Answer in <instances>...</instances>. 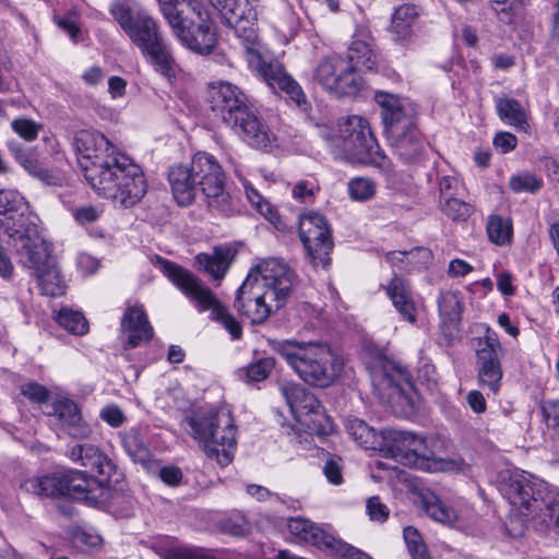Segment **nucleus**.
I'll return each mask as SVG.
<instances>
[{
    "instance_id": "f257e3e1",
    "label": "nucleus",
    "mask_w": 559,
    "mask_h": 559,
    "mask_svg": "<svg viewBox=\"0 0 559 559\" xmlns=\"http://www.w3.org/2000/svg\"><path fill=\"white\" fill-rule=\"evenodd\" d=\"M225 181L221 164L206 152H198L189 164H176L168 170L171 193L180 206L191 205L201 192L211 209L228 215L233 206Z\"/></svg>"
},
{
    "instance_id": "f03ea898",
    "label": "nucleus",
    "mask_w": 559,
    "mask_h": 559,
    "mask_svg": "<svg viewBox=\"0 0 559 559\" xmlns=\"http://www.w3.org/2000/svg\"><path fill=\"white\" fill-rule=\"evenodd\" d=\"M209 102L242 141L255 148L266 150L276 144V136L249 105L247 95L229 82L221 81L209 86Z\"/></svg>"
},
{
    "instance_id": "7ed1b4c3",
    "label": "nucleus",
    "mask_w": 559,
    "mask_h": 559,
    "mask_svg": "<svg viewBox=\"0 0 559 559\" xmlns=\"http://www.w3.org/2000/svg\"><path fill=\"white\" fill-rule=\"evenodd\" d=\"M209 102L242 141L255 148L266 150L276 144V136L249 105L247 95L229 82L221 81L209 86Z\"/></svg>"
},
{
    "instance_id": "20e7f679",
    "label": "nucleus",
    "mask_w": 559,
    "mask_h": 559,
    "mask_svg": "<svg viewBox=\"0 0 559 559\" xmlns=\"http://www.w3.org/2000/svg\"><path fill=\"white\" fill-rule=\"evenodd\" d=\"M509 503L540 533L559 528V490L526 472H513L500 487Z\"/></svg>"
},
{
    "instance_id": "39448f33",
    "label": "nucleus",
    "mask_w": 559,
    "mask_h": 559,
    "mask_svg": "<svg viewBox=\"0 0 559 559\" xmlns=\"http://www.w3.org/2000/svg\"><path fill=\"white\" fill-rule=\"evenodd\" d=\"M271 349L283 357L288 367L306 384L329 388L341 376L343 358L324 342L295 338L271 340Z\"/></svg>"
},
{
    "instance_id": "423d86ee",
    "label": "nucleus",
    "mask_w": 559,
    "mask_h": 559,
    "mask_svg": "<svg viewBox=\"0 0 559 559\" xmlns=\"http://www.w3.org/2000/svg\"><path fill=\"white\" fill-rule=\"evenodd\" d=\"M174 35L190 50L210 53L216 43L215 22L201 0H158Z\"/></svg>"
},
{
    "instance_id": "0eeeda50",
    "label": "nucleus",
    "mask_w": 559,
    "mask_h": 559,
    "mask_svg": "<svg viewBox=\"0 0 559 559\" xmlns=\"http://www.w3.org/2000/svg\"><path fill=\"white\" fill-rule=\"evenodd\" d=\"M381 108L388 140L394 153L405 163L416 160L425 151V140L417 128V110L413 103L384 92L374 95Z\"/></svg>"
},
{
    "instance_id": "6e6552de",
    "label": "nucleus",
    "mask_w": 559,
    "mask_h": 559,
    "mask_svg": "<svg viewBox=\"0 0 559 559\" xmlns=\"http://www.w3.org/2000/svg\"><path fill=\"white\" fill-rule=\"evenodd\" d=\"M90 186L98 195L126 209L139 203L147 191L143 170L124 154L109 168L92 170Z\"/></svg>"
},
{
    "instance_id": "1a4fd4ad",
    "label": "nucleus",
    "mask_w": 559,
    "mask_h": 559,
    "mask_svg": "<svg viewBox=\"0 0 559 559\" xmlns=\"http://www.w3.org/2000/svg\"><path fill=\"white\" fill-rule=\"evenodd\" d=\"M191 436L204 445L207 457L221 466L228 465L234 457L237 429L229 409L201 411L187 418Z\"/></svg>"
},
{
    "instance_id": "9d476101",
    "label": "nucleus",
    "mask_w": 559,
    "mask_h": 559,
    "mask_svg": "<svg viewBox=\"0 0 559 559\" xmlns=\"http://www.w3.org/2000/svg\"><path fill=\"white\" fill-rule=\"evenodd\" d=\"M163 267L168 278L188 298L197 304L201 311L211 310L212 319L219 322L230 334L233 340H239L242 335V326L236 318L213 295L210 288L188 270L178 264L164 261Z\"/></svg>"
},
{
    "instance_id": "9b49d317",
    "label": "nucleus",
    "mask_w": 559,
    "mask_h": 559,
    "mask_svg": "<svg viewBox=\"0 0 559 559\" xmlns=\"http://www.w3.org/2000/svg\"><path fill=\"white\" fill-rule=\"evenodd\" d=\"M0 228L15 251L33 241L40 243L39 217L16 190H0Z\"/></svg>"
},
{
    "instance_id": "f8f14e48",
    "label": "nucleus",
    "mask_w": 559,
    "mask_h": 559,
    "mask_svg": "<svg viewBox=\"0 0 559 559\" xmlns=\"http://www.w3.org/2000/svg\"><path fill=\"white\" fill-rule=\"evenodd\" d=\"M107 480L87 475L85 472L70 469L43 476H33L25 479L20 488L26 493L36 497H72L76 499L88 498L97 487H103Z\"/></svg>"
},
{
    "instance_id": "ddd939ff",
    "label": "nucleus",
    "mask_w": 559,
    "mask_h": 559,
    "mask_svg": "<svg viewBox=\"0 0 559 559\" xmlns=\"http://www.w3.org/2000/svg\"><path fill=\"white\" fill-rule=\"evenodd\" d=\"M321 136L334 146L342 148L357 160L364 163H379L384 157L371 131L369 122L360 116L354 115L338 126V134L332 129L321 128Z\"/></svg>"
},
{
    "instance_id": "4468645a",
    "label": "nucleus",
    "mask_w": 559,
    "mask_h": 559,
    "mask_svg": "<svg viewBox=\"0 0 559 559\" xmlns=\"http://www.w3.org/2000/svg\"><path fill=\"white\" fill-rule=\"evenodd\" d=\"M110 13L140 51L163 37L157 22L133 0H116Z\"/></svg>"
},
{
    "instance_id": "2eb2a0df",
    "label": "nucleus",
    "mask_w": 559,
    "mask_h": 559,
    "mask_svg": "<svg viewBox=\"0 0 559 559\" xmlns=\"http://www.w3.org/2000/svg\"><path fill=\"white\" fill-rule=\"evenodd\" d=\"M40 243L35 241L21 246L16 251L21 263L34 271L38 286L44 295L50 297L62 296L66 293V283L50 254V249L44 237Z\"/></svg>"
},
{
    "instance_id": "dca6fc26",
    "label": "nucleus",
    "mask_w": 559,
    "mask_h": 559,
    "mask_svg": "<svg viewBox=\"0 0 559 559\" xmlns=\"http://www.w3.org/2000/svg\"><path fill=\"white\" fill-rule=\"evenodd\" d=\"M73 147L88 183L92 170L107 169L116 163L118 157L123 155L103 133L96 130L78 131L73 138Z\"/></svg>"
},
{
    "instance_id": "f3484780",
    "label": "nucleus",
    "mask_w": 559,
    "mask_h": 559,
    "mask_svg": "<svg viewBox=\"0 0 559 559\" xmlns=\"http://www.w3.org/2000/svg\"><path fill=\"white\" fill-rule=\"evenodd\" d=\"M280 392L285 399L295 419L312 432L323 433L329 418L316 395L300 383L286 381L281 383Z\"/></svg>"
},
{
    "instance_id": "a211bd4d",
    "label": "nucleus",
    "mask_w": 559,
    "mask_h": 559,
    "mask_svg": "<svg viewBox=\"0 0 559 559\" xmlns=\"http://www.w3.org/2000/svg\"><path fill=\"white\" fill-rule=\"evenodd\" d=\"M245 51L250 67L271 90L284 92L300 109L307 110L308 103L301 86L286 72L280 61L263 59L258 45H249Z\"/></svg>"
},
{
    "instance_id": "6ab92c4d",
    "label": "nucleus",
    "mask_w": 559,
    "mask_h": 559,
    "mask_svg": "<svg viewBox=\"0 0 559 559\" xmlns=\"http://www.w3.org/2000/svg\"><path fill=\"white\" fill-rule=\"evenodd\" d=\"M299 237L314 266L325 267L330 263V252L333 248L332 230L326 218L317 212L300 215L298 226Z\"/></svg>"
},
{
    "instance_id": "aec40b11",
    "label": "nucleus",
    "mask_w": 559,
    "mask_h": 559,
    "mask_svg": "<svg viewBox=\"0 0 559 559\" xmlns=\"http://www.w3.org/2000/svg\"><path fill=\"white\" fill-rule=\"evenodd\" d=\"M313 78L337 96L354 95L361 86V78L352 62L337 55L323 59L314 69Z\"/></svg>"
},
{
    "instance_id": "412c9836",
    "label": "nucleus",
    "mask_w": 559,
    "mask_h": 559,
    "mask_svg": "<svg viewBox=\"0 0 559 559\" xmlns=\"http://www.w3.org/2000/svg\"><path fill=\"white\" fill-rule=\"evenodd\" d=\"M252 275H248L239 287L235 300L236 309L251 323L261 324L273 311L281 309L286 300L278 299V296L270 294L263 286L254 284Z\"/></svg>"
},
{
    "instance_id": "4be33fe9",
    "label": "nucleus",
    "mask_w": 559,
    "mask_h": 559,
    "mask_svg": "<svg viewBox=\"0 0 559 559\" xmlns=\"http://www.w3.org/2000/svg\"><path fill=\"white\" fill-rule=\"evenodd\" d=\"M225 25L241 39L243 49L258 45V14L249 0H210Z\"/></svg>"
},
{
    "instance_id": "5701e85b",
    "label": "nucleus",
    "mask_w": 559,
    "mask_h": 559,
    "mask_svg": "<svg viewBox=\"0 0 559 559\" xmlns=\"http://www.w3.org/2000/svg\"><path fill=\"white\" fill-rule=\"evenodd\" d=\"M372 384L386 402L408 401L413 390L412 377L406 368L392 359H383L372 372Z\"/></svg>"
},
{
    "instance_id": "b1692460",
    "label": "nucleus",
    "mask_w": 559,
    "mask_h": 559,
    "mask_svg": "<svg viewBox=\"0 0 559 559\" xmlns=\"http://www.w3.org/2000/svg\"><path fill=\"white\" fill-rule=\"evenodd\" d=\"M503 354L502 346L496 335L490 330L487 331L485 337L479 341L477 349V379L481 388L489 389L490 392L497 394L502 380V369L500 365V356Z\"/></svg>"
},
{
    "instance_id": "393cba45",
    "label": "nucleus",
    "mask_w": 559,
    "mask_h": 559,
    "mask_svg": "<svg viewBox=\"0 0 559 559\" xmlns=\"http://www.w3.org/2000/svg\"><path fill=\"white\" fill-rule=\"evenodd\" d=\"M248 275L278 299L287 300L295 282L294 271L281 259L269 258L254 265Z\"/></svg>"
},
{
    "instance_id": "a878e982",
    "label": "nucleus",
    "mask_w": 559,
    "mask_h": 559,
    "mask_svg": "<svg viewBox=\"0 0 559 559\" xmlns=\"http://www.w3.org/2000/svg\"><path fill=\"white\" fill-rule=\"evenodd\" d=\"M70 460L87 468L93 475L107 480L118 481L120 473L116 464L95 444L78 443L68 450Z\"/></svg>"
},
{
    "instance_id": "bb28decb",
    "label": "nucleus",
    "mask_w": 559,
    "mask_h": 559,
    "mask_svg": "<svg viewBox=\"0 0 559 559\" xmlns=\"http://www.w3.org/2000/svg\"><path fill=\"white\" fill-rule=\"evenodd\" d=\"M120 328L124 349L135 348L153 337V328L140 305L127 307L121 318Z\"/></svg>"
},
{
    "instance_id": "cd10ccee",
    "label": "nucleus",
    "mask_w": 559,
    "mask_h": 559,
    "mask_svg": "<svg viewBox=\"0 0 559 559\" xmlns=\"http://www.w3.org/2000/svg\"><path fill=\"white\" fill-rule=\"evenodd\" d=\"M383 289L401 318L414 324L417 320V306L409 282L394 275Z\"/></svg>"
},
{
    "instance_id": "c85d7f7f",
    "label": "nucleus",
    "mask_w": 559,
    "mask_h": 559,
    "mask_svg": "<svg viewBox=\"0 0 559 559\" xmlns=\"http://www.w3.org/2000/svg\"><path fill=\"white\" fill-rule=\"evenodd\" d=\"M237 249L230 243L218 245L212 252H201L195 255V262L201 270L214 280H222L229 270Z\"/></svg>"
},
{
    "instance_id": "c756f323",
    "label": "nucleus",
    "mask_w": 559,
    "mask_h": 559,
    "mask_svg": "<svg viewBox=\"0 0 559 559\" xmlns=\"http://www.w3.org/2000/svg\"><path fill=\"white\" fill-rule=\"evenodd\" d=\"M415 433L397 429H384L381 431V448L395 461L408 465L413 449Z\"/></svg>"
},
{
    "instance_id": "7c9ffc66",
    "label": "nucleus",
    "mask_w": 559,
    "mask_h": 559,
    "mask_svg": "<svg viewBox=\"0 0 559 559\" xmlns=\"http://www.w3.org/2000/svg\"><path fill=\"white\" fill-rule=\"evenodd\" d=\"M459 290L440 292L437 302L443 333L452 334L462 319L463 301Z\"/></svg>"
},
{
    "instance_id": "2f4dec72",
    "label": "nucleus",
    "mask_w": 559,
    "mask_h": 559,
    "mask_svg": "<svg viewBox=\"0 0 559 559\" xmlns=\"http://www.w3.org/2000/svg\"><path fill=\"white\" fill-rule=\"evenodd\" d=\"M437 443L432 437H421L415 433L408 466L427 471L437 469L440 463Z\"/></svg>"
},
{
    "instance_id": "473e14b6",
    "label": "nucleus",
    "mask_w": 559,
    "mask_h": 559,
    "mask_svg": "<svg viewBox=\"0 0 559 559\" xmlns=\"http://www.w3.org/2000/svg\"><path fill=\"white\" fill-rule=\"evenodd\" d=\"M289 532L299 539L325 550L333 535L305 518H292L288 521Z\"/></svg>"
},
{
    "instance_id": "72a5a7b5",
    "label": "nucleus",
    "mask_w": 559,
    "mask_h": 559,
    "mask_svg": "<svg viewBox=\"0 0 559 559\" xmlns=\"http://www.w3.org/2000/svg\"><path fill=\"white\" fill-rule=\"evenodd\" d=\"M141 52L156 72L168 79L175 75L176 62L163 37L142 49Z\"/></svg>"
},
{
    "instance_id": "f704fd0d",
    "label": "nucleus",
    "mask_w": 559,
    "mask_h": 559,
    "mask_svg": "<svg viewBox=\"0 0 559 559\" xmlns=\"http://www.w3.org/2000/svg\"><path fill=\"white\" fill-rule=\"evenodd\" d=\"M419 17V11L414 4H402L395 9L391 19L390 31L395 41H406L413 36V26Z\"/></svg>"
},
{
    "instance_id": "c9c22d12",
    "label": "nucleus",
    "mask_w": 559,
    "mask_h": 559,
    "mask_svg": "<svg viewBox=\"0 0 559 559\" xmlns=\"http://www.w3.org/2000/svg\"><path fill=\"white\" fill-rule=\"evenodd\" d=\"M496 109L504 123L514 127L518 131L528 132L527 111L519 100L509 97L497 98Z\"/></svg>"
},
{
    "instance_id": "e433bc0d",
    "label": "nucleus",
    "mask_w": 559,
    "mask_h": 559,
    "mask_svg": "<svg viewBox=\"0 0 559 559\" xmlns=\"http://www.w3.org/2000/svg\"><path fill=\"white\" fill-rule=\"evenodd\" d=\"M346 429L350 437L364 449H376L382 444V439L379 440L376 430L361 419H348Z\"/></svg>"
},
{
    "instance_id": "4c0bfd02",
    "label": "nucleus",
    "mask_w": 559,
    "mask_h": 559,
    "mask_svg": "<svg viewBox=\"0 0 559 559\" xmlns=\"http://www.w3.org/2000/svg\"><path fill=\"white\" fill-rule=\"evenodd\" d=\"M53 318L60 326L75 335H84L88 331V322L81 311L63 307L53 312Z\"/></svg>"
},
{
    "instance_id": "58836bf2",
    "label": "nucleus",
    "mask_w": 559,
    "mask_h": 559,
    "mask_svg": "<svg viewBox=\"0 0 559 559\" xmlns=\"http://www.w3.org/2000/svg\"><path fill=\"white\" fill-rule=\"evenodd\" d=\"M122 445L128 455L141 464H146L151 460V452L144 442L140 432L131 429L122 436Z\"/></svg>"
},
{
    "instance_id": "ea45409f",
    "label": "nucleus",
    "mask_w": 559,
    "mask_h": 559,
    "mask_svg": "<svg viewBox=\"0 0 559 559\" xmlns=\"http://www.w3.org/2000/svg\"><path fill=\"white\" fill-rule=\"evenodd\" d=\"M345 59L352 62L354 71L356 72L357 68L372 70L377 64L374 52L369 48L367 43L361 40L352 43L348 49V57Z\"/></svg>"
},
{
    "instance_id": "a19ab883",
    "label": "nucleus",
    "mask_w": 559,
    "mask_h": 559,
    "mask_svg": "<svg viewBox=\"0 0 559 559\" xmlns=\"http://www.w3.org/2000/svg\"><path fill=\"white\" fill-rule=\"evenodd\" d=\"M439 207L447 217L455 222L466 221L474 211L472 204L456 197L439 200Z\"/></svg>"
},
{
    "instance_id": "79ce46f5",
    "label": "nucleus",
    "mask_w": 559,
    "mask_h": 559,
    "mask_svg": "<svg viewBox=\"0 0 559 559\" xmlns=\"http://www.w3.org/2000/svg\"><path fill=\"white\" fill-rule=\"evenodd\" d=\"M425 510L431 519L440 523L453 524L457 520L456 512L436 496L425 500Z\"/></svg>"
},
{
    "instance_id": "37998d69",
    "label": "nucleus",
    "mask_w": 559,
    "mask_h": 559,
    "mask_svg": "<svg viewBox=\"0 0 559 559\" xmlns=\"http://www.w3.org/2000/svg\"><path fill=\"white\" fill-rule=\"evenodd\" d=\"M274 367L273 357H263L246 366L242 371L247 382H261L269 378Z\"/></svg>"
},
{
    "instance_id": "c03bdc74",
    "label": "nucleus",
    "mask_w": 559,
    "mask_h": 559,
    "mask_svg": "<svg viewBox=\"0 0 559 559\" xmlns=\"http://www.w3.org/2000/svg\"><path fill=\"white\" fill-rule=\"evenodd\" d=\"M487 233L492 242L501 246L510 241L512 226L509 221L493 215L488 218Z\"/></svg>"
},
{
    "instance_id": "a18cd8bd",
    "label": "nucleus",
    "mask_w": 559,
    "mask_h": 559,
    "mask_svg": "<svg viewBox=\"0 0 559 559\" xmlns=\"http://www.w3.org/2000/svg\"><path fill=\"white\" fill-rule=\"evenodd\" d=\"M243 189L248 201L251 205L266 219L273 221L275 211L267 200H265L258 190L247 180H242Z\"/></svg>"
},
{
    "instance_id": "49530a36",
    "label": "nucleus",
    "mask_w": 559,
    "mask_h": 559,
    "mask_svg": "<svg viewBox=\"0 0 559 559\" xmlns=\"http://www.w3.org/2000/svg\"><path fill=\"white\" fill-rule=\"evenodd\" d=\"M53 415L58 417L64 428L82 416L78 405L69 399H60L55 402Z\"/></svg>"
},
{
    "instance_id": "de8ad7c7",
    "label": "nucleus",
    "mask_w": 559,
    "mask_h": 559,
    "mask_svg": "<svg viewBox=\"0 0 559 559\" xmlns=\"http://www.w3.org/2000/svg\"><path fill=\"white\" fill-rule=\"evenodd\" d=\"M325 551L337 557V559H371L366 552L342 542L333 536V540L329 543Z\"/></svg>"
},
{
    "instance_id": "09e8293b",
    "label": "nucleus",
    "mask_w": 559,
    "mask_h": 559,
    "mask_svg": "<svg viewBox=\"0 0 559 559\" xmlns=\"http://www.w3.org/2000/svg\"><path fill=\"white\" fill-rule=\"evenodd\" d=\"M11 128L20 138L32 142L37 139L43 124L27 117H19L11 121Z\"/></svg>"
},
{
    "instance_id": "8fccbe9b",
    "label": "nucleus",
    "mask_w": 559,
    "mask_h": 559,
    "mask_svg": "<svg viewBox=\"0 0 559 559\" xmlns=\"http://www.w3.org/2000/svg\"><path fill=\"white\" fill-rule=\"evenodd\" d=\"M509 186L516 193H534L542 188L543 180L531 173H521L510 178Z\"/></svg>"
},
{
    "instance_id": "3c124183",
    "label": "nucleus",
    "mask_w": 559,
    "mask_h": 559,
    "mask_svg": "<svg viewBox=\"0 0 559 559\" xmlns=\"http://www.w3.org/2000/svg\"><path fill=\"white\" fill-rule=\"evenodd\" d=\"M403 536L413 559H430L426 545L423 543L421 536L415 527H405Z\"/></svg>"
},
{
    "instance_id": "603ef678",
    "label": "nucleus",
    "mask_w": 559,
    "mask_h": 559,
    "mask_svg": "<svg viewBox=\"0 0 559 559\" xmlns=\"http://www.w3.org/2000/svg\"><path fill=\"white\" fill-rule=\"evenodd\" d=\"M348 192L356 201H367L376 193V185L368 178H355L348 183Z\"/></svg>"
},
{
    "instance_id": "864d4df0",
    "label": "nucleus",
    "mask_w": 559,
    "mask_h": 559,
    "mask_svg": "<svg viewBox=\"0 0 559 559\" xmlns=\"http://www.w3.org/2000/svg\"><path fill=\"white\" fill-rule=\"evenodd\" d=\"M19 163L23 166L25 170L29 174L39 177L47 183H55L53 176L49 174L47 169L40 167L38 162L33 158V156L27 152H22L16 156Z\"/></svg>"
},
{
    "instance_id": "5fc2aeb1",
    "label": "nucleus",
    "mask_w": 559,
    "mask_h": 559,
    "mask_svg": "<svg viewBox=\"0 0 559 559\" xmlns=\"http://www.w3.org/2000/svg\"><path fill=\"white\" fill-rule=\"evenodd\" d=\"M319 191V185L314 178H307L297 181L293 189V198L300 202H308L314 198L316 192Z\"/></svg>"
},
{
    "instance_id": "6e6d98bb",
    "label": "nucleus",
    "mask_w": 559,
    "mask_h": 559,
    "mask_svg": "<svg viewBox=\"0 0 559 559\" xmlns=\"http://www.w3.org/2000/svg\"><path fill=\"white\" fill-rule=\"evenodd\" d=\"M21 394L33 403H45L49 399V391L37 382H27L21 385Z\"/></svg>"
},
{
    "instance_id": "4d7b16f0",
    "label": "nucleus",
    "mask_w": 559,
    "mask_h": 559,
    "mask_svg": "<svg viewBox=\"0 0 559 559\" xmlns=\"http://www.w3.org/2000/svg\"><path fill=\"white\" fill-rule=\"evenodd\" d=\"M490 5L502 22L510 23L512 21V15L520 8V2L518 0H496L491 1Z\"/></svg>"
},
{
    "instance_id": "13d9d810",
    "label": "nucleus",
    "mask_w": 559,
    "mask_h": 559,
    "mask_svg": "<svg viewBox=\"0 0 559 559\" xmlns=\"http://www.w3.org/2000/svg\"><path fill=\"white\" fill-rule=\"evenodd\" d=\"M408 255L406 259V265L402 266L404 271H412L413 269L424 266L430 260V251L425 248H414L409 251H406Z\"/></svg>"
},
{
    "instance_id": "bf43d9fd",
    "label": "nucleus",
    "mask_w": 559,
    "mask_h": 559,
    "mask_svg": "<svg viewBox=\"0 0 559 559\" xmlns=\"http://www.w3.org/2000/svg\"><path fill=\"white\" fill-rule=\"evenodd\" d=\"M461 181L455 176H442L439 180V200L456 197Z\"/></svg>"
},
{
    "instance_id": "052dcab7",
    "label": "nucleus",
    "mask_w": 559,
    "mask_h": 559,
    "mask_svg": "<svg viewBox=\"0 0 559 559\" xmlns=\"http://www.w3.org/2000/svg\"><path fill=\"white\" fill-rule=\"evenodd\" d=\"M64 429L71 438L78 440L87 439L93 432L92 426L82 416L79 417V420L72 421V424Z\"/></svg>"
},
{
    "instance_id": "680f3d73",
    "label": "nucleus",
    "mask_w": 559,
    "mask_h": 559,
    "mask_svg": "<svg viewBox=\"0 0 559 559\" xmlns=\"http://www.w3.org/2000/svg\"><path fill=\"white\" fill-rule=\"evenodd\" d=\"M367 512L372 521L384 522L389 516V508L379 497H371L367 501Z\"/></svg>"
},
{
    "instance_id": "e2e57ef3",
    "label": "nucleus",
    "mask_w": 559,
    "mask_h": 559,
    "mask_svg": "<svg viewBox=\"0 0 559 559\" xmlns=\"http://www.w3.org/2000/svg\"><path fill=\"white\" fill-rule=\"evenodd\" d=\"M99 417L115 428L120 427L126 420L123 412L117 405L105 406L100 411Z\"/></svg>"
},
{
    "instance_id": "0e129e2a",
    "label": "nucleus",
    "mask_w": 559,
    "mask_h": 559,
    "mask_svg": "<svg viewBox=\"0 0 559 559\" xmlns=\"http://www.w3.org/2000/svg\"><path fill=\"white\" fill-rule=\"evenodd\" d=\"M102 211L95 206H82L73 211L75 221L81 225H87L96 222L100 217Z\"/></svg>"
},
{
    "instance_id": "69168bd1",
    "label": "nucleus",
    "mask_w": 559,
    "mask_h": 559,
    "mask_svg": "<svg viewBox=\"0 0 559 559\" xmlns=\"http://www.w3.org/2000/svg\"><path fill=\"white\" fill-rule=\"evenodd\" d=\"M323 474L326 479L333 485H340L343 481L342 467L337 460L330 459L325 462Z\"/></svg>"
},
{
    "instance_id": "338daca9",
    "label": "nucleus",
    "mask_w": 559,
    "mask_h": 559,
    "mask_svg": "<svg viewBox=\"0 0 559 559\" xmlns=\"http://www.w3.org/2000/svg\"><path fill=\"white\" fill-rule=\"evenodd\" d=\"M543 413L547 425L551 428L559 429V401L547 402L543 406Z\"/></svg>"
},
{
    "instance_id": "774afa93",
    "label": "nucleus",
    "mask_w": 559,
    "mask_h": 559,
    "mask_svg": "<svg viewBox=\"0 0 559 559\" xmlns=\"http://www.w3.org/2000/svg\"><path fill=\"white\" fill-rule=\"evenodd\" d=\"M516 138L510 132H499L495 139L493 144L497 148L501 150V153H508L515 148Z\"/></svg>"
}]
</instances>
